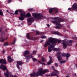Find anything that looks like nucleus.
Listing matches in <instances>:
<instances>
[{
  "label": "nucleus",
  "instance_id": "1",
  "mask_svg": "<svg viewBox=\"0 0 77 77\" xmlns=\"http://www.w3.org/2000/svg\"><path fill=\"white\" fill-rule=\"evenodd\" d=\"M49 71L48 69H45L43 70L42 68H40L39 69L37 73L34 72L30 74V75L31 76L30 77H35L36 76H39V75L42 76L43 75V74H45V73L48 72Z\"/></svg>",
  "mask_w": 77,
  "mask_h": 77
},
{
  "label": "nucleus",
  "instance_id": "2",
  "mask_svg": "<svg viewBox=\"0 0 77 77\" xmlns=\"http://www.w3.org/2000/svg\"><path fill=\"white\" fill-rule=\"evenodd\" d=\"M72 40H70L69 41L67 40H64L62 41V42L63 43V47L64 49H65L66 48V46L69 47L72 45Z\"/></svg>",
  "mask_w": 77,
  "mask_h": 77
},
{
  "label": "nucleus",
  "instance_id": "3",
  "mask_svg": "<svg viewBox=\"0 0 77 77\" xmlns=\"http://www.w3.org/2000/svg\"><path fill=\"white\" fill-rule=\"evenodd\" d=\"M2 69L3 71H5L6 70V72L4 73V75L5 77H9V75L11 74V73L8 71V69L5 66H4L3 64H1V66H0V69Z\"/></svg>",
  "mask_w": 77,
  "mask_h": 77
},
{
  "label": "nucleus",
  "instance_id": "4",
  "mask_svg": "<svg viewBox=\"0 0 77 77\" xmlns=\"http://www.w3.org/2000/svg\"><path fill=\"white\" fill-rule=\"evenodd\" d=\"M56 42L53 43L52 45H50L49 46V48L48 49V52H51L52 50H53L54 51H59V49L57 48H54V46L56 45Z\"/></svg>",
  "mask_w": 77,
  "mask_h": 77
},
{
  "label": "nucleus",
  "instance_id": "5",
  "mask_svg": "<svg viewBox=\"0 0 77 77\" xmlns=\"http://www.w3.org/2000/svg\"><path fill=\"white\" fill-rule=\"evenodd\" d=\"M52 40H53V39L52 38V37H50L48 39V40L44 44V47H47L48 45H49L48 48H48H49V46H50V45H52V44H53V41H52Z\"/></svg>",
  "mask_w": 77,
  "mask_h": 77
},
{
  "label": "nucleus",
  "instance_id": "6",
  "mask_svg": "<svg viewBox=\"0 0 77 77\" xmlns=\"http://www.w3.org/2000/svg\"><path fill=\"white\" fill-rule=\"evenodd\" d=\"M32 15L33 16H34L35 18H37V19H38V20L45 18L44 17L42 16L41 14L39 13H32Z\"/></svg>",
  "mask_w": 77,
  "mask_h": 77
},
{
  "label": "nucleus",
  "instance_id": "7",
  "mask_svg": "<svg viewBox=\"0 0 77 77\" xmlns=\"http://www.w3.org/2000/svg\"><path fill=\"white\" fill-rule=\"evenodd\" d=\"M60 19V18L59 17H55L54 18V19L55 20H57V21L52 20L51 22L53 23H54V24H56V25H59V26H60V27H62L63 26L60 23V21L58 20H59Z\"/></svg>",
  "mask_w": 77,
  "mask_h": 77
},
{
  "label": "nucleus",
  "instance_id": "8",
  "mask_svg": "<svg viewBox=\"0 0 77 77\" xmlns=\"http://www.w3.org/2000/svg\"><path fill=\"white\" fill-rule=\"evenodd\" d=\"M24 18H26V13L24 11H22L20 13V17L19 18L20 20L21 21L24 20Z\"/></svg>",
  "mask_w": 77,
  "mask_h": 77
},
{
  "label": "nucleus",
  "instance_id": "9",
  "mask_svg": "<svg viewBox=\"0 0 77 77\" xmlns=\"http://www.w3.org/2000/svg\"><path fill=\"white\" fill-rule=\"evenodd\" d=\"M73 10V11H74V10H75L76 11H77V3H75L72 5L71 8H69L68 9V10L69 11H71V10Z\"/></svg>",
  "mask_w": 77,
  "mask_h": 77
},
{
  "label": "nucleus",
  "instance_id": "10",
  "mask_svg": "<svg viewBox=\"0 0 77 77\" xmlns=\"http://www.w3.org/2000/svg\"><path fill=\"white\" fill-rule=\"evenodd\" d=\"M27 20L28 21V24L29 26L31 25L32 23L33 22V17L27 18Z\"/></svg>",
  "mask_w": 77,
  "mask_h": 77
},
{
  "label": "nucleus",
  "instance_id": "11",
  "mask_svg": "<svg viewBox=\"0 0 77 77\" xmlns=\"http://www.w3.org/2000/svg\"><path fill=\"white\" fill-rule=\"evenodd\" d=\"M49 13L50 14H51L53 12V11H55L56 13H57L58 12V10L56 8H50L49 9Z\"/></svg>",
  "mask_w": 77,
  "mask_h": 77
},
{
  "label": "nucleus",
  "instance_id": "12",
  "mask_svg": "<svg viewBox=\"0 0 77 77\" xmlns=\"http://www.w3.org/2000/svg\"><path fill=\"white\" fill-rule=\"evenodd\" d=\"M52 38L53 39L52 40V42L53 43L55 42H56V43H57V42H58V43L59 44V43H60V42H61V41L60 40H59L57 39L56 38Z\"/></svg>",
  "mask_w": 77,
  "mask_h": 77
},
{
  "label": "nucleus",
  "instance_id": "13",
  "mask_svg": "<svg viewBox=\"0 0 77 77\" xmlns=\"http://www.w3.org/2000/svg\"><path fill=\"white\" fill-rule=\"evenodd\" d=\"M29 51L27 50L25 51L23 53V54L24 57H26L27 55H29Z\"/></svg>",
  "mask_w": 77,
  "mask_h": 77
},
{
  "label": "nucleus",
  "instance_id": "14",
  "mask_svg": "<svg viewBox=\"0 0 77 77\" xmlns=\"http://www.w3.org/2000/svg\"><path fill=\"white\" fill-rule=\"evenodd\" d=\"M60 52H58L57 53V59L59 61H60L62 60V58H60L61 56H59L58 55H60Z\"/></svg>",
  "mask_w": 77,
  "mask_h": 77
},
{
  "label": "nucleus",
  "instance_id": "15",
  "mask_svg": "<svg viewBox=\"0 0 77 77\" xmlns=\"http://www.w3.org/2000/svg\"><path fill=\"white\" fill-rule=\"evenodd\" d=\"M0 63H3L5 65L6 64V60L3 59H0Z\"/></svg>",
  "mask_w": 77,
  "mask_h": 77
},
{
  "label": "nucleus",
  "instance_id": "16",
  "mask_svg": "<svg viewBox=\"0 0 77 77\" xmlns=\"http://www.w3.org/2000/svg\"><path fill=\"white\" fill-rule=\"evenodd\" d=\"M26 37L27 39H30V40H33V39H34V38L33 37H29V33H28L26 34Z\"/></svg>",
  "mask_w": 77,
  "mask_h": 77
},
{
  "label": "nucleus",
  "instance_id": "17",
  "mask_svg": "<svg viewBox=\"0 0 77 77\" xmlns=\"http://www.w3.org/2000/svg\"><path fill=\"white\" fill-rule=\"evenodd\" d=\"M25 59L26 60H30L31 58H32L33 56L32 55H29L27 56H26Z\"/></svg>",
  "mask_w": 77,
  "mask_h": 77
},
{
  "label": "nucleus",
  "instance_id": "18",
  "mask_svg": "<svg viewBox=\"0 0 77 77\" xmlns=\"http://www.w3.org/2000/svg\"><path fill=\"white\" fill-rule=\"evenodd\" d=\"M49 59H50V62H48V65H50L51 63H53V61H52V58L51 56H49Z\"/></svg>",
  "mask_w": 77,
  "mask_h": 77
},
{
  "label": "nucleus",
  "instance_id": "19",
  "mask_svg": "<svg viewBox=\"0 0 77 77\" xmlns=\"http://www.w3.org/2000/svg\"><path fill=\"white\" fill-rule=\"evenodd\" d=\"M51 68H52V69H53V70H54V72H56V73H57V74H59V72H58V71H57L56 69L54 70V66H52Z\"/></svg>",
  "mask_w": 77,
  "mask_h": 77
},
{
  "label": "nucleus",
  "instance_id": "20",
  "mask_svg": "<svg viewBox=\"0 0 77 77\" xmlns=\"http://www.w3.org/2000/svg\"><path fill=\"white\" fill-rule=\"evenodd\" d=\"M57 74H57V73H56L54 72H52L51 73L50 75H51V77H53V76H55Z\"/></svg>",
  "mask_w": 77,
  "mask_h": 77
},
{
  "label": "nucleus",
  "instance_id": "21",
  "mask_svg": "<svg viewBox=\"0 0 77 77\" xmlns=\"http://www.w3.org/2000/svg\"><path fill=\"white\" fill-rule=\"evenodd\" d=\"M21 11L20 10H17L15 11V15H17L18 14V12H21Z\"/></svg>",
  "mask_w": 77,
  "mask_h": 77
},
{
  "label": "nucleus",
  "instance_id": "22",
  "mask_svg": "<svg viewBox=\"0 0 77 77\" xmlns=\"http://www.w3.org/2000/svg\"><path fill=\"white\" fill-rule=\"evenodd\" d=\"M66 59L68 60V58L70 56V54L68 53L66 54Z\"/></svg>",
  "mask_w": 77,
  "mask_h": 77
},
{
  "label": "nucleus",
  "instance_id": "23",
  "mask_svg": "<svg viewBox=\"0 0 77 77\" xmlns=\"http://www.w3.org/2000/svg\"><path fill=\"white\" fill-rule=\"evenodd\" d=\"M17 64L18 65H23V62L21 61H19L17 62Z\"/></svg>",
  "mask_w": 77,
  "mask_h": 77
},
{
  "label": "nucleus",
  "instance_id": "24",
  "mask_svg": "<svg viewBox=\"0 0 77 77\" xmlns=\"http://www.w3.org/2000/svg\"><path fill=\"white\" fill-rule=\"evenodd\" d=\"M26 17H30L31 16V15L29 13H28L26 14Z\"/></svg>",
  "mask_w": 77,
  "mask_h": 77
},
{
  "label": "nucleus",
  "instance_id": "25",
  "mask_svg": "<svg viewBox=\"0 0 77 77\" xmlns=\"http://www.w3.org/2000/svg\"><path fill=\"white\" fill-rule=\"evenodd\" d=\"M54 34H55V35H60V33L59 32H54Z\"/></svg>",
  "mask_w": 77,
  "mask_h": 77
},
{
  "label": "nucleus",
  "instance_id": "26",
  "mask_svg": "<svg viewBox=\"0 0 77 77\" xmlns=\"http://www.w3.org/2000/svg\"><path fill=\"white\" fill-rule=\"evenodd\" d=\"M0 41L1 42H4V41H5V38L2 37L1 38Z\"/></svg>",
  "mask_w": 77,
  "mask_h": 77
},
{
  "label": "nucleus",
  "instance_id": "27",
  "mask_svg": "<svg viewBox=\"0 0 77 77\" xmlns=\"http://www.w3.org/2000/svg\"><path fill=\"white\" fill-rule=\"evenodd\" d=\"M0 15L2 17H3V13L2 12V10H0Z\"/></svg>",
  "mask_w": 77,
  "mask_h": 77
},
{
  "label": "nucleus",
  "instance_id": "28",
  "mask_svg": "<svg viewBox=\"0 0 77 77\" xmlns=\"http://www.w3.org/2000/svg\"><path fill=\"white\" fill-rule=\"evenodd\" d=\"M9 45V43H8V42H6L4 44V46H8Z\"/></svg>",
  "mask_w": 77,
  "mask_h": 77
},
{
  "label": "nucleus",
  "instance_id": "29",
  "mask_svg": "<svg viewBox=\"0 0 77 77\" xmlns=\"http://www.w3.org/2000/svg\"><path fill=\"white\" fill-rule=\"evenodd\" d=\"M66 62V60H63L60 61V63L62 64V63H65Z\"/></svg>",
  "mask_w": 77,
  "mask_h": 77
},
{
  "label": "nucleus",
  "instance_id": "30",
  "mask_svg": "<svg viewBox=\"0 0 77 77\" xmlns=\"http://www.w3.org/2000/svg\"><path fill=\"white\" fill-rule=\"evenodd\" d=\"M41 38L42 39H46V38H47V37L45 35H43L41 36Z\"/></svg>",
  "mask_w": 77,
  "mask_h": 77
},
{
  "label": "nucleus",
  "instance_id": "31",
  "mask_svg": "<svg viewBox=\"0 0 77 77\" xmlns=\"http://www.w3.org/2000/svg\"><path fill=\"white\" fill-rule=\"evenodd\" d=\"M11 59H12V58H11V56H8V61L9 60H11Z\"/></svg>",
  "mask_w": 77,
  "mask_h": 77
},
{
  "label": "nucleus",
  "instance_id": "32",
  "mask_svg": "<svg viewBox=\"0 0 77 77\" xmlns=\"http://www.w3.org/2000/svg\"><path fill=\"white\" fill-rule=\"evenodd\" d=\"M8 61L9 62H12V61H14V60H13V59H12V58H11V59L10 60Z\"/></svg>",
  "mask_w": 77,
  "mask_h": 77
},
{
  "label": "nucleus",
  "instance_id": "33",
  "mask_svg": "<svg viewBox=\"0 0 77 77\" xmlns=\"http://www.w3.org/2000/svg\"><path fill=\"white\" fill-rule=\"evenodd\" d=\"M2 36H5V34L4 32H2Z\"/></svg>",
  "mask_w": 77,
  "mask_h": 77
},
{
  "label": "nucleus",
  "instance_id": "34",
  "mask_svg": "<svg viewBox=\"0 0 77 77\" xmlns=\"http://www.w3.org/2000/svg\"><path fill=\"white\" fill-rule=\"evenodd\" d=\"M66 54L63 53L62 54V56H63V57H65V56H66Z\"/></svg>",
  "mask_w": 77,
  "mask_h": 77
},
{
  "label": "nucleus",
  "instance_id": "35",
  "mask_svg": "<svg viewBox=\"0 0 77 77\" xmlns=\"http://www.w3.org/2000/svg\"><path fill=\"white\" fill-rule=\"evenodd\" d=\"M29 12H32V11H33V8H30L29 10Z\"/></svg>",
  "mask_w": 77,
  "mask_h": 77
},
{
  "label": "nucleus",
  "instance_id": "36",
  "mask_svg": "<svg viewBox=\"0 0 77 77\" xmlns=\"http://www.w3.org/2000/svg\"><path fill=\"white\" fill-rule=\"evenodd\" d=\"M56 29H60V27L59 26H56Z\"/></svg>",
  "mask_w": 77,
  "mask_h": 77
},
{
  "label": "nucleus",
  "instance_id": "37",
  "mask_svg": "<svg viewBox=\"0 0 77 77\" xmlns=\"http://www.w3.org/2000/svg\"><path fill=\"white\" fill-rule=\"evenodd\" d=\"M41 60L42 61V62H44V60H45V59L44 58V57H42Z\"/></svg>",
  "mask_w": 77,
  "mask_h": 77
},
{
  "label": "nucleus",
  "instance_id": "38",
  "mask_svg": "<svg viewBox=\"0 0 77 77\" xmlns=\"http://www.w3.org/2000/svg\"><path fill=\"white\" fill-rule=\"evenodd\" d=\"M16 66L17 68H18V69H20V66H19V65L18 64H17L16 65Z\"/></svg>",
  "mask_w": 77,
  "mask_h": 77
},
{
  "label": "nucleus",
  "instance_id": "39",
  "mask_svg": "<svg viewBox=\"0 0 77 77\" xmlns=\"http://www.w3.org/2000/svg\"><path fill=\"white\" fill-rule=\"evenodd\" d=\"M32 60H33V61H36V60H37L35 58H33Z\"/></svg>",
  "mask_w": 77,
  "mask_h": 77
},
{
  "label": "nucleus",
  "instance_id": "40",
  "mask_svg": "<svg viewBox=\"0 0 77 77\" xmlns=\"http://www.w3.org/2000/svg\"><path fill=\"white\" fill-rule=\"evenodd\" d=\"M16 41V40H14V42L12 43V44H15V43Z\"/></svg>",
  "mask_w": 77,
  "mask_h": 77
},
{
  "label": "nucleus",
  "instance_id": "41",
  "mask_svg": "<svg viewBox=\"0 0 77 77\" xmlns=\"http://www.w3.org/2000/svg\"><path fill=\"white\" fill-rule=\"evenodd\" d=\"M8 3H10L12 2V1L11 0H8Z\"/></svg>",
  "mask_w": 77,
  "mask_h": 77
},
{
  "label": "nucleus",
  "instance_id": "42",
  "mask_svg": "<svg viewBox=\"0 0 77 77\" xmlns=\"http://www.w3.org/2000/svg\"><path fill=\"white\" fill-rule=\"evenodd\" d=\"M45 76H46L47 77H49L50 76V75H48V74H46L45 75Z\"/></svg>",
  "mask_w": 77,
  "mask_h": 77
},
{
  "label": "nucleus",
  "instance_id": "43",
  "mask_svg": "<svg viewBox=\"0 0 77 77\" xmlns=\"http://www.w3.org/2000/svg\"><path fill=\"white\" fill-rule=\"evenodd\" d=\"M36 51H34L33 52V54H36Z\"/></svg>",
  "mask_w": 77,
  "mask_h": 77
},
{
  "label": "nucleus",
  "instance_id": "44",
  "mask_svg": "<svg viewBox=\"0 0 77 77\" xmlns=\"http://www.w3.org/2000/svg\"><path fill=\"white\" fill-rule=\"evenodd\" d=\"M60 22H63V19H62L60 20Z\"/></svg>",
  "mask_w": 77,
  "mask_h": 77
},
{
  "label": "nucleus",
  "instance_id": "45",
  "mask_svg": "<svg viewBox=\"0 0 77 77\" xmlns=\"http://www.w3.org/2000/svg\"><path fill=\"white\" fill-rule=\"evenodd\" d=\"M37 35H38V34H39V31H37L36 32Z\"/></svg>",
  "mask_w": 77,
  "mask_h": 77
},
{
  "label": "nucleus",
  "instance_id": "46",
  "mask_svg": "<svg viewBox=\"0 0 77 77\" xmlns=\"http://www.w3.org/2000/svg\"><path fill=\"white\" fill-rule=\"evenodd\" d=\"M10 77H14V76L13 75H10Z\"/></svg>",
  "mask_w": 77,
  "mask_h": 77
},
{
  "label": "nucleus",
  "instance_id": "47",
  "mask_svg": "<svg viewBox=\"0 0 77 77\" xmlns=\"http://www.w3.org/2000/svg\"><path fill=\"white\" fill-rule=\"evenodd\" d=\"M55 66H58V64L57 63H56L55 64Z\"/></svg>",
  "mask_w": 77,
  "mask_h": 77
},
{
  "label": "nucleus",
  "instance_id": "48",
  "mask_svg": "<svg viewBox=\"0 0 77 77\" xmlns=\"http://www.w3.org/2000/svg\"><path fill=\"white\" fill-rule=\"evenodd\" d=\"M3 54L5 53V50H3L2 52Z\"/></svg>",
  "mask_w": 77,
  "mask_h": 77
},
{
  "label": "nucleus",
  "instance_id": "49",
  "mask_svg": "<svg viewBox=\"0 0 77 77\" xmlns=\"http://www.w3.org/2000/svg\"><path fill=\"white\" fill-rule=\"evenodd\" d=\"M47 26L48 27H50V25H49V24H47Z\"/></svg>",
  "mask_w": 77,
  "mask_h": 77
},
{
  "label": "nucleus",
  "instance_id": "50",
  "mask_svg": "<svg viewBox=\"0 0 77 77\" xmlns=\"http://www.w3.org/2000/svg\"><path fill=\"white\" fill-rule=\"evenodd\" d=\"M2 31V28H0V33H1Z\"/></svg>",
  "mask_w": 77,
  "mask_h": 77
},
{
  "label": "nucleus",
  "instance_id": "51",
  "mask_svg": "<svg viewBox=\"0 0 77 77\" xmlns=\"http://www.w3.org/2000/svg\"><path fill=\"white\" fill-rule=\"evenodd\" d=\"M38 62H39V63H41V62L40 61H38Z\"/></svg>",
  "mask_w": 77,
  "mask_h": 77
},
{
  "label": "nucleus",
  "instance_id": "52",
  "mask_svg": "<svg viewBox=\"0 0 77 77\" xmlns=\"http://www.w3.org/2000/svg\"><path fill=\"white\" fill-rule=\"evenodd\" d=\"M41 64L42 65H45V63H41Z\"/></svg>",
  "mask_w": 77,
  "mask_h": 77
},
{
  "label": "nucleus",
  "instance_id": "53",
  "mask_svg": "<svg viewBox=\"0 0 77 77\" xmlns=\"http://www.w3.org/2000/svg\"><path fill=\"white\" fill-rule=\"evenodd\" d=\"M38 57H40V56H41V55L39 54L38 55Z\"/></svg>",
  "mask_w": 77,
  "mask_h": 77
},
{
  "label": "nucleus",
  "instance_id": "54",
  "mask_svg": "<svg viewBox=\"0 0 77 77\" xmlns=\"http://www.w3.org/2000/svg\"><path fill=\"white\" fill-rule=\"evenodd\" d=\"M66 77H69V76L67 75L66 76Z\"/></svg>",
  "mask_w": 77,
  "mask_h": 77
},
{
  "label": "nucleus",
  "instance_id": "55",
  "mask_svg": "<svg viewBox=\"0 0 77 77\" xmlns=\"http://www.w3.org/2000/svg\"><path fill=\"white\" fill-rule=\"evenodd\" d=\"M56 76H57V77H59V76L58 75H56Z\"/></svg>",
  "mask_w": 77,
  "mask_h": 77
},
{
  "label": "nucleus",
  "instance_id": "56",
  "mask_svg": "<svg viewBox=\"0 0 77 77\" xmlns=\"http://www.w3.org/2000/svg\"><path fill=\"white\" fill-rule=\"evenodd\" d=\"M14 77H18L16 75H14Z\"/></svg>",
  "mask_w": 77,
  "mask_h": 77
},
{
  "label": "nucleus",
  "instance_id": "57",
  "mask_svg": "<svg viewBox=\"0 0 77 77\" xmlns=\"http://www.w3.org/2000/svg\"><path fill=\"white\" fill-rule=\"evenodd\" d=\"M43 41H44L43 40H42V41H40V42H43Z\"/></svg>",
  "mask_w": 77,
  "mask_h": 77
},
{
  "label": "nucleus",
  "instance_id": "58",
  "mask_svg": "<svg viewBox=\"0 0 77 77\" xmlns=\"http://www.w3.org/2000/svg\"><path fill=\"white\" fill-rule=\"evenodd\" d=\"M7 12H9V11L8 10H7Z\"/></svg>",
  "mask_w": 77,
  "mask_h": 77
},
{
  "label": "nucleus",
  "instance_id": "59",
  "mask_svg": "<svg viewBox=\"0 0 77 77\" xmlns=\"http://www.w3.org/2000/svg\"><path fill=\"white\" fill-rule=\"evenodd\" d=\"M8 39V38H5V40H7V39Z\"/></svg>",
  "mask_w": 77,
  "mask_h": 77
},
{
  "label": "nucleus",
  "instance_id": "60",
  "mask_svg": "<svg viewBox=\"0 0 77 77\" xmlns=\"http://www.w3.org/2000/svg\"><path fill=\"white\" fill-rule=\"evenodd\" d=\"M75 39H77V38H75Z\"/></svg>",
  "mask_w": 77,
  "mask_h": 77
},
{
  "label": "nucleus",
  "instance_id": "61",
  "mask_svg": "<svg viewBox=\"0 0 77 77\" xmlns=\"http://www.w3.org/2000/svg\"><path fill=\"white\" fill-rule=\"evenodd\" d=\"M75 76H76V73H75Z\"/></svg>",
  "mask_w": 77,
  "mask_h": 77
},
{
  "label": "nucleus",
  "instance_id": "62",
  "mask_svg": "<svg viewBox=\"0 0 77 77\" xmlns=\"http://www.w3.org/2000/svg\"><path fill=\"white\" fill-rule=\"evenodd\" d=\"M6 31H7V29H5Z\"/></svg>",
  "mask_w": 77,
  "mask_h": 77
},
{
  "label": "nucleus",
  "instance_id": "63",
  "mask_svg": "<svg viewBox=\"0 0 77 77\" xmlns=\"http://www.w3.org/2000/svg\"><path fill=\"white\" fill-rule=\"evenodd\" d=\"M33 30H32V31H33Z\"/></svg>",
  "mask_w": 77,
  "mask_h": 77
}]
</instances>
